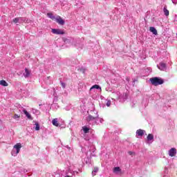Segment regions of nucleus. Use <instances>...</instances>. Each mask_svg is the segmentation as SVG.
Returning a JSON list of instances; mask_svg holds the SVG:
<instances>
[{"instance_id":"obj_1","label":"nucleus","mask_w":177,"mask_h":177,"mask_svg":"<svg viewBox=\"0 0 177 177\" xmlns=\"http://www.w3.org/2000/svg\"><path fill=\"white\" fill-rule=\"evenodd\" d=\"M149 81L154 86H158V85H162L164 84V80L158 77H151L149 79Z\"/></svg>"},{"instance_id":"obj_2","label":"nucleus","mask_w":177,"mask_h":177,"mask_svg":"<svg viewBox=\"0 0 177 177\" xmlns=\"http://www.w3.org/2000/svg\"><path fill=\"white\" fill-rule=\"evenodd\" d=\"M53 34H56L57 35H63L65 34L64 30L60 29H51Z\"/></svg>"},{"instance_id":"obj_3","label":"nucleus","mask_w":177,"mask_h":177,"mask_svg":"<svg viewBox=\"0 0 177 177\" xmlns=\"http://www.w3.org/2000/svg\"><path fill=\"white\" fill-rule=\"evenodd\" d=\"M176 155V148H171L170 150H169V156H170V157H175Z\"/></svg>"},{"instance_id":"obj_4","label":"nucleus","mask_w":177,"mask_h":177,"mask_svg":"<svg viewBox=\"0 0 177 177\" xmlns=\"http://www.w3.org/2000/svg\"><path fill=\"white\" fill-rule=\"evenodd\" d=\"M31 75V71H30L28 68H25V73H24V77L25 78H28Z\"/></svg>"},{"instance_id":"obj_5","label":"nucleus","mask_w":177,"mask_h":177,"mask_svg":"<svg viewBox=\"0 0 177 177\" xmlns=\"http://www.w3.org/2000/svg\"><path fill=\"white\" fill-rule=\"evenodd\" d=\"M21 148V143H17L14 146V149H16L17 150V154H19L20 153V149Z\"/></svg>"},{"instance_id":"obj_6","label":"nucleus","mask_w":177,"mask_h":177,"mask_svg":"<svg viewBox=\"0 0 177 177\" xmlns=\"http://www.w3.org/2000/svg\"><path fill=\"white\" fill-rule=\"evenodd\" d=\"M55 21H57V23H59L61 26H64V20H63V19H62V17H58L55 19Z\"/></svg>"},{"instance_id":"obj_7","label":"nucleus","mask_w":177,"mask_h":177,"mask_svg":"<svg viewBox=\"0 0 177 177\" xmlns=\"http://www.w3.org/2000/svg\"><path fill=\"white\" fill-rule=\"evenodd\" d=\"M149 31L151 32H152L154 35H157V30L156 29V28L151 26L149 28Z\"/></svg>"},{"instance_id":"obj_8","label":"nucleus","mask_w":177,"mask_h":177,"mask_svg":"<svg viewBox=\"0 0 177 177\" xmlns=\"http://www.w3.org/2000/svg\"><path fill=\"white\" fill-rule=\"evenodd\" d=\"M136 133L138 136H143L145 135V131L142 129H138L137 130Z\"/></svg>"},{"instance_id":"obj_9","label":"nucleus","mask_w":177,"mask_h":177,"mask_svg":"<svg viewBox=\"0 0 177 177\" xmlns=\"http://www.w3.org/2000/svg\"><path fill=\"white\" fill-rule=\"evenodd\" d=\"M24 113L25 114V115H26L28 120H32V118H31V115L28 113V111H27L26 110H24Z\"/></svg>"},{"instance_id":"obj_10","label":"nucleus","mask_w":177,"mask_h":177,"mask_svg":"<svg viewBox=\"0 0 177 177\" xmlns=\"http://www.w3.org/2000/svg\"><path fill=\"white\" fill-rule=\"evenodd\" d=\"M0 85H1L2 86H8L9 84H8V82H6V81H5L4 80H0Z\"/></svg>"},{"instance_id":"obj_11","label":"nucleus","mask_w":177,"mask_h":177,"mask_svg":"<svg viewBox=\"0 0 177 177\" xmlns=\"http://www.w3.org/2000/svg\"><path fill=\"white\" fill-rule=\"evenodd\" d=\"M52 124L54 127H59V122H57V118L53 119L52 120Z\"/></svg>"},{"instance_id":"obj_12","label":"nucleus","mask_w":177,"mask_h":177,"mask_svg":"<svg viewBox=\"0 0 177 177\" xmlns=\"http://www.w3.org/2000/svg\"><path fill=\"white\" fill-rule=\"evenodd\" d=\"M163 12L166 16H169V10H168V9H167V6L164 7Z\"/></svg>"},{"instance_id":"obj_13","label":"nucleus","mask_w":177,"mask_h":177,"mask_svg":"<svg viewBox=\"0 0 177 177\" xmlns=\"http://www.w3.org/2000/svg\"><path fill=\"white\" fill-rule=\"evenodd\" d=\"M117 172H121V168L116 167L113 168V173L117 174Z\"/></svg>"},{"instance_id":"obj_14","label":"nucleus","mask_w":177,"mask_h":177,"mask_svg":"<svg viewBox=\"0 0 177 177\" xmlns=\"http://www.w3.org/2000/svg\"><path fill=\"white\" fill-rule=\"evenodd\" d=\"M147 139V140H153V139H154V136H153L151 133H149L148 134Z\"/></svg>"},{"instance_id":"obj_15","label":"nucleus","mask_w":177,"mask_h":177,"mask_svg":"<svg viewBox=\"0 0 177 177\" xmlns=\"http://www.w3.org/2000/svg\"><path fill=\"white\" fill-rule=\"evenodd\" d=\"M92 89H101V88L100 86L95 84L90 88V91H92Z\"/></svg>"},{"instance_id":"obj_16","label":"nucleus","mask_w":177,"mask_h":177,"mask_svg":"<svg viewBox=\"0 0 177 177\" xmlns=\"http://www.w3.org/2000/svg\"><path fill=\"white\" fill-rule=\"evenodd\" d=\"M82 129H83L84 133H89V131H90L89 128L84 126V127H82Z\"/></svg>"},{"instance_id":"obj_17","label":"nucleus","mask_w":177,"mask_h":177,"mask_svg":"<svg viewBox=\"0 0 177 177\" xmlns=\"http://www.w3.org/2000/svg\"><path fill=\"white\" fill-rule=\"evenodd\" d=\"M166 66L164 63H160V66H158L159 70H164Z\"/></svg>"},{"instance_id":"obj_18","label":"nucleus","mask_w":177,"mask_h":177,"mask_svg":"<svg viewBox=\"0 0 177 177\" xmlns=\"http://www.w3.org/2000/svg\"><path fill=\"white\" fill-rule=\"evenodd\" d=\"M93 120H96L95 117L92 116L91 115H89L87 119V121H93Z\"/></svg>"},{"instance_id":"obj_19","label":"nucleus","mask_w":177,"mask_h":177,"mask_svg":"<svg viewBox=\"0 0 177 177\" xmlns=\"http://www.w3.org/2000/svg\"><path fill=\"white\" fill-rule=\"evenodd\" d=\"M47 16H48L50 19H51L52 20H55V16H53V14H52V13H48V14H47Z\"/></svg>"},{"instance_id":"obj_20","label":"nucleus","mask_w":177,"mask_h":177,"mask_svg":"<svg viewBox=\"0 0 177 177\" xmlns=\"http://www.w3.org/2000/svg\"><path fill=\"white\" fill-rule=\"evenodd\" d=\"M19 20H20V17H17V18L13 19L12 21H13V23L17 24V23H19Z\"/></svg>"},{"instance_id":"obj_21","label":"nucleus","mask_w":177,"mask_h":177,"mask_svg":"<svg viewBox=\"0 0 177 177\" xmlns=\"http://www.w3.org/2000/svg\"><path fill=\"white\" fill-rule=\"evenodd\" d=\"M35 131H39V123H35Z\"/></svg>"},{"instance_id":"obj_22","label":"nucleus","mask_w":177,"mask_h":177,"mask_svg":"<svg viewBox=\"0 0 177 177\" xmlns=\"http://www.w3.org/2000/svg\"><path fill=\"white\" fill-rule=\"evenodd\" d=\"M128 154H129V156H136V153L132 151H129Z\"/></svg>"},{"instance_id":"obj_23","label":"nucleus","mask_w":177,"mask_h":177,"mask_svg":"<svg viewBox=\"0 0 177 177\" xmlns=\"http://www.w3.org/2000/svg\"><path fill=\"white\" fill-rule=\"evenodd\" d=\"M12 118H14V120H17L18 118H20V115L15 114Z\"/></svg>"},{"instance_id":"obj_24","label":"nucleus","mask_w":177,"mask_h":177,"mask_svg":"<svg viewBox=\"0 0 177 177\" xmlns=\"http://www.w3.org/2000/svg\"><path fill=\"white\" fill-rule=\"evenodd\" d=\"M61 86H62V88L64 89V88H66V83L63 82H60Z\"/></svg>"},{"instance_id":"obj_25","label":"nucleus","mask_w":177,"mask_h":177,"mask_svg":"<svg viewBox=\"0 0 177 177\" xmlns=\"http://www.w3.org/2000/svg\"><path fill=\"white\" fill-rule=\"evenodd\" d=\"M106 106H107V107H110V106H111V101H108L106 102Z\"/></svg>"},{"instance_id":"obj_26","label":"nucleus","mask_w":177,"mask_h":177,"mask_svg":"<svg viewBox=\"0 0 177 177\" xmlns=\"http://www.w3.org/2000/svg\"><path fill=\"white\" fill-rule=\"evenodd\" d=\"M97 171H99V168L94 167L93 172H97Z\"/></svg>"},{"instance_id":"obj_27","label":"nucleus","mask_w":177,"mask_h":177,"mask_svg":"<svg viewBox=\"0 0 177 177\" xmlns=\"http://www.w3.org/2000/svg\"><path fill=\"white\" fill-rule=\"evenodd\" d=\"M126 80L128 81V82H129V77H127Z\"/></svg>"}]
</instances>
